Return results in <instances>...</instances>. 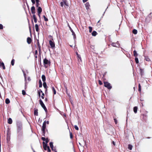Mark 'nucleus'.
Returning <instances> with one entry per match:
<instances>
[{"label": "nucleus", "mask_w": 152, "mask_h": 152, "mask_svg": "<svg viewBox=\"0 0 152 152\" xmlns=\"http://www.w3.org/2000/svg\"><path fill=\"white\" fill-rule=\"evenodd\" d=\"M17 132L19 134L18 135V138H21L23 136V132H20L22 129V125L21 123L17 122Z\"/></svg>", "instance_id": "f257e3e1"}, {"label": "nucleus", "mask_w": 152, "mask_h": 152, "mask_svg": "<svg viewBox=\"0 0 152 152\" xmlns=\"http://www.w3.org/2000/svg\"><path fill=\"white\" fill-rule=\"evenodd\" d=\"M46 128V121H45L43 124V125L42 127V132L43 135L45 136V130Z\"/></svg>", "instance_id": "f03ea898"}, {"label": "nucleus", "mask_w": 152, "mask_h": 152, "mask_svg": "<svg viewBox=\"0 0 152 152\" xmlns=\"http://www.w3.org/2000/svg\"><path fill=\"white\" fill-rule=\"evenodd\" d=\"M104 86L107 88L108 89H110L112 88V86H111L110 83L108 82L104 81Z\"/></svg>", "instance_id": "7ed1b4c3"}, {"label": "nucleus", "mask_w": 152, "mask_h": 152, "mask_svg": "<svg viewBox=\"0 0 152 152\" xmlns=\"http://www.w3.org/2000/svg\"><path fill=\"white\" fill-rule=\"evenodd\" d=\"M43 63L45 67V68H47L48 66L46 65H49L50 66V62L46 58H45L43 60Z\"/></svg>", "instance_id": "20e7f679"}, {"label": "nucleus", "mask_w": 152, "mask_h": 152, "mask_svg": "<svg viewBox=\"0 0 152 152\" xmlns=\"http://www.w3.org/2000/svg\"><path fill=\"white\" fill-rule=\"evenodd\" d=\"M39 103L42 106V107L43 108L44 110H45L46 113L48 112V110L44 104L43 103L42 100L40 99L39 100Z\"/></svg>", "instance_id": "39448f33"}, {"label": "nucleus", "mask_w": 152, "mask_h": 152, "mask_svg": "<svg viewBox=\"0 0 152 152\" xmlns=\"http://www.w3.org/2000/svg\"><path fill=\"white\" fill-rule=\"evenodd\" d=\"M49 43L51 48H55V44L53 41V39H52V40H49Z\"/></svg>", "instance_id": "423d86ee"}, {"label": "nucleus", "mask_w": 152, "mask_h": 152, "mask_svg": "<svg viewBox=\"0 0 152 152\" xmlns=\"http://www.w3.org/2000/svg\"><path fill=\"white\" fill-rule=\"evenodd\" d=\"M111 45L113 47H118L120 46V44L118 41L116 42H113Z\"/></svg>", "instance_id": "0eeeda50"}, {"label": "nucleus", "mask_w": 152, "mask_h": 152, "mask_svg": "<svg viewBox=\"0 0 152 152\" xmlns=\"http://www.w3.org/2000/svg\"><path fill=\"white\" fill-rule=\"evenodd\" d=\"M141 117L143 121H146L147 119V115L146 114H142L141 115Z\"/></svg>", "instance_id": "6e6552de"}, {"label": "nucleus", "mask_w": 152, "mask_h": 152, "mask_svg": "<svg viewBox=\"0 0 152 152\" xmlns=\"http://www.w3.org/2000/svg\"><path fill=\"white\" fill-rule=\"evenodd\" d=\"M31 11L32 14L33 15L35 13V9L34 6H32L31 8Z\"/></svg>", "instance_id": "1a4fd4ad"}, {"label": "nucleus", "mask_w": 152, "mask_h": 152, "mask_svg": "<svg viewBox=\"0 0 152 152\" xmlns=\"http://www.w3.org/2000/svg\"><path fill=\"white\" fill-rule=\"evenodd\" d=\"M0 67H2L3 69H5V67L3 62L0 61Z\"/></svg>", "instance_id": "9d476101"}, {"label": "nucleus", "mask_w": 152, "mask_h": 152, "mask_svg": "<svg viewBox=\"0 0 152 152\" xmlns=\"http://www.w3.org/2000/svg\"><path fill=\"white\" fill-rule=\"evenodd\" d=\"M42 140L43 141H45L46 143L47 144V143L49 141V139L48 138H46V139L44 137H42Z\"/></svg>", "instance_id": "9b49d317"}, {"label": "nucleus", "mask_w": 152, "mask_h": 152, "mask_svg": "<svg viewBox=\"0 0 152 152\" xmlns=\"http://www.w3.org/2000/svg\"><path fill=\"white\" fill-rule=\"evenodd\" d=\"M43 145L44 149L45 150H47V148H48V146L47 145V144H45L44 142H43Z\"/></svg>", "instance_id": "f8f14e48"}, {"label": "nucleus", "mask_w": 152, "mask_h": 152, "mask_svg": "<svg viewBox=\"0 0 152 152\" xmlns=\"http://www.w3.org/2000/svg\"><path fill=\"white\" fill-rule=\"evenodd\" d=\"M140 73L142 77L144 75V71L143 69L141 68L140 69Z\"/></svg>", "instance_id": "ddd939ff"}, {"label": "nucleus", "mask_w": 152, "mask_h": 152, "mask_svg": "<svg viewBox=\"0 0 152 152\" xmlns=\"http://www.w3.org/2000/svg\"><path fill=\"white\" fill-rule=\"evenodd\" d=\"M32 40L31 38L29 37H27V42L28 44H31L32 42Z\"/></svg>", "instance_id": "4468645a"}, {"label": "nucleus", "mask_w": 152, "mask_h": 152, "mask_svg": "<svg viewBox=\"0 0 152 152\" xmlns=\"http://www.w3.org/2000/svg\"><path fill=\"white\" fill-rule=\"evenodd\" d=\"M85 6L86 8V9L87 10H88L89 8V7L90 6V4L88 2H87L85 4Z\"/></svg>", "instance_id": "2eb2a0df"}, {"label": "nucleus", "mask_w": 152, "mask_h": 152, "mask_svg": "<svg viewBox=\"0 0 152 152\" xmlns=\"http://www.w3.org/2000/svg\"><path fill=\"white\" fill-rule=\"evenodd\" d=\"M53 142H50L49 143L50 146L52 151L54 150L53 145Z\"/></svg>", "instance_id": "dca6fc26"}, {"label": "nucleus", "mask_w": 152, "mask_h": 152, "mask_svg": "<svg viewBox=\"0 0 152 152\" xmlns=\"http://www.w3.org/2000/svg\"><path fill=\"white\" fill-rule=\"evenodd\" d=\"M138 107L137 106H135L133 108V111L135 113H137Z\"/></svg>", "instance_id": "f3484780"}, {"label": "nucleus", "mask_w": 152, "mask_h": 152, "mask_svg": "<svg viewBox=\"0 0 152 152\" xmlns=\"http://www.w3.org/2000/svg\"><path fill=\"white\" fill-rule=\"evenodd\" d=\"M38 7V8L37 9L38 13H41L42 12V9L40 7Z\"/></svg>", "instance_id": "a211bd4d"}, {"label": "nucleus", "mask_w": 152, "mask_h": 152, "mask_svg": "<svg viewBox=\"0 0 152 152\" xmlns=\"http://www.w3.org/2000/svg\"><path fill=\"white\" fill-rule=\"evenodd\" d=\"M33 18L34 19V22L36 23L37 21V19L35 14L33 15Z\"/></svg>", "instance_id": "6ab92c4d"}, {"label": "nucleus", "mask_w": 152, "mask_h": 152, "mask_svg": "<svg viewBox=\"0 0 152 152\" xmlns=\"http://www.w3.org/2000/svg\"><path fill=\"white\" fill-rule=\"evenodd\" d=\"M8 123L9 124H11L12 122V119L11 118H9L7 121Z\"/></svg>", "instance_id": "aec40b11"}, {"label": "nucleus", "mask_w": 152, "mask_h": 152, "mask_svg": "<svg viewBox=\"0 0 152 152\" xmlns=\"http://www.w3.org/2000/svg\"><path fill=\"white\" fill-rule=\"evenodd\" d=\"M42 78L43 82H45L46 77L44 75H42Z\"/></svg>", "instance_id": "412c9836"}, {"label": "nucleus", "mask_w": 152, "mask_h": 152, "mask_svg": "<svg viewBox=\"0 0 152 152\" xmlns=\"http://www.w3.org/2000/svg\"><path fill=\"white\" fill-rule=\"evenodd\" d=\"M34 115H38V109H36L34 110Z\"/></svg>", "instance_id": "4be33fe9"}, {"label": "nucleus", "mask_w": 152, "mask_h": 152, "mask_svg": "<svg viewBox=\"0 0 152 152\" xmlns=\"http://www.w3.org/2000/svg\"><path fill=\"white\" fill-rule=\"evenodd\" d=\"M35 26L36 31L37 32H38L39 31V26H38V25L37 24H36L35 25Z\"/></svg>", "instance_id": "5701e85b"}, {"label": "nucleus", "mask_w": 152, "mask_h": 152, "mask_svg": "<svg viewBox=\"0 0 152 152\" xmlns=\"http://www.w3.org/2000/svg\"><path fill=\"white\" fill-rule=\"evenodd\" d=\"M133 56L135 57H137L138 56V54L137 53L136 50H134L133 52Z\"/></svg>", "instance_id": "b1692460"}, {"label": "nucleus", "mask_w": 152, "mask_h": 152, "mask_svg": "<svg viewBox=\"0 0 152 152\" xmlns=\"http://www.w3.org/2000/svg\"><path fill=\"white\" fill-rule=\"evenodd\" d=\"M92 35L93 36H95L97 34V32L95 31H94L92 33Z\"/></svg>", "instance_id": "393cba45"}, {"label": "nucleus", "mask_w": 152, "mask_h": 152, "mask_svg": "<svg viewBox=\"0 0 152 152\" xmlns=\"http://www.w3.org/2000/svg\"><path fill=\"white\" fill-rule=\"evenodd\" d=\"M76 55L78 58V60H79V59H80L81 61H82L81 57L80 56V55L78 54L77 53H76Z\"/></svg>", "instance_id": "a878e982"}, {"label": "nucleus", "mask_w": 152, "mask_h": 152, "mask_svg": "<svg viewBox=\"0 0 152 152\" xmlns=\"http://www.w3.org/2000/svg\"><path fill=\"white\" fill-rule=\"evenodd\" d=\"M10 101L8 98H7L5 100V103L6 104H9L10 103Z\"/></svg>", "instance_id": "bb28decb"}, {"label": "nucleus", "mask_w": 152, "mask_h": 152, "mask_svg": "<svg viewBox=\"0 0 152 152\" xmlns=\"http://www.w3.org/2000/svg\"><path fill=\"white\" fill-rule=\"evenodd\" d=\"M39 88H41L42 86V83L40 80H39Z\"/></svg>", "instance_id": "cd10ccee"}, {"label": "nucleus", "mask_w": 152, "mask_h": 152, "mask_svg": "<svg viewBox=\"0 0 152 152\" xmlns=\"http://www.w3.org/2000/svg\"><path fill=\"white\" fill-rule=\"evenodd\" d=\"M37 45L38 48H41V47L40 44L39 40H37Z\"/></svg>", "instance_id": "c85d7f7f"}, {"label": "nucleus", "mask_w": 152, "mask_h": 152, "mask_svg": "<svg viewBox=\"0 0 152 152\" xmlns=\"http://www.w3.org/2000/svg\"><path fill=\"white\" fill-rule=\"evenodd\" d=\"M132 33L134 34H136L137 33V30L135 29H134L132 31Z\"/></svg>", "instance_id": "c756f323"}, {"label": "nucleus", "mask_w": 152, "mask_h": 152, "mask_svg": "<svg viewBox=\"0 0 152 152\" xmlns=\"http://www.w3.org/2000/svg\"><path fill=\"white\" fill-rule=\"evenodd\" d=\"M52 91H53V92L54 94H56V90L53 87H52Z\"/></svg>", "instance_id": "7c9ffc66"}, {"label": "nucleus", "mask_w": 152, "mask_h": 152, "mask_svg": "<svg viewBox=\"0 0 152 152\" xmlns=\"http://www.w3.org/2000/svg\"><path fill=\"white\" fill-rule=\"evenodd\" d=\"M145 57L146 61H150V59L148 56H145Z\"/></svg>", "instance_id": "2f4dec72"}, {"label": "nucleus", "mask_w": 152, "mask_h": 152, "mask_svg": "<svg viewBox=\"0 0 152 152\" xmlns=\"http://www.w3.org/2000/svg\"><path fill=\"white\" fill-rule=\"evenodd\" d=\"M43 86L44 87L45 89H46V88H47V84H46V83L45 82H43Z\"/></svg>", "instance_id": "473e14b6"}, {"label": "nucleus", "mask_w": 152, "mask_h": 152, "mask_svg": "<svg viewBox=\"0 0 152 152\" xmlns=\"http://www.w3.org/2000/svg\"><path fill=\"white\" fill-rule=\"evenodd\" d=\"M132 148V145L129 144L128 145V148L130 150H131Z\"/></svg>", "instance_id": "72a5a7b5"}, {"label": "nucleus", "mask_w": 152, "mask_h": 152, "mask_svg": "<svg viewBox=\"0 0 152 152\" xmlns=\"http://www.w3.org/2000/svg\"><path fill=\"white\" fill-rule=\"evenodd\" d=\"M15 60L14 59H12L11 61V64L12 65L14 66V64Z\"/></svg>", "instance_id": "f704fd0d"}, {"label": "nucleus", "mask_w": 152, "mask_h": 152, "mask_svg": "<svg viewBox=\"0 0 152 152\" xmlns=\"http://www.w3.org/2000/svg\"><path fill=\"white\" fill-rule=\"evenodd\" d=\"M70 30H71V31L72 32V35H73L74 37H75V32H74L73 30L71 28H70Z\"/></svg>", "instance_id": "c9c22d12"}, {"label": "nucleus", "mask_w": 152, "mask_h": 152, "mask_svg": "<svg viewBox=\"0 0 152 152\" xmlns=\"http://www.w3.org/2000/svg\"><path fill=\"white\" fill-rule=\"evenodd\" d=\"M138 87H139L138 91L140 92L141 91V86L140 84V83L139 84V85H138Z\"/></svg>", "instance_id": "e433bc0d"}, {"label": "nucleus", "mask_w": 152, "mask_h": 152, "mask_svg": "<svg viewBox=\"0 0 152 152\" xmlns=\"http://www.w3.org/2000/svg\"><path fill=\"white\" fill-rule=\"evenodd\" d=\"M135 61L136 64H138L139 63L138 59L137 57H135Z\"/></svg>", "instance_id": "4c0bfd02"}, {"label": "nucleus", "mask_w": 152, "mask_h": 152, "mask_svg": "<svg viewBox=\"0 0 152 152\" xmlns=\"http://www.w3.org/2000/svg\"><path fill=\"white\" fill-rule=\"evenodd\" d=\"M43 17L44 18V20L45 21H47L48 20V18H47L45 16V15H44L43 16Z\"/></svg>", "instance_id": "58836bf2"}, {"label": "nucleus", "mask_w": 152, "mask_h": 152, "mask_svg": "<svg viewBox=\"0 0 152 152\" xmlns=\"http://www.w3.org/2000/svg\"><path fill=\"white\" fill-rule=\"evenodd\" d=\"M88 28H89V32L90 33H91L92 31V28L91 26H89L88 27Z\"/></svg>", "instance_id": "ea45409f"}, {"label": "nucleus", "mask_w": 152, "mask_h": 152, "mask_svg": "<svg viewBox=\"0 0 152 152\" xmlns=\"http://www.w3.org/2000/svg\"><path fill=\"white\" fill-rule=\"evenodd\" d=\"M22 94L23 95H26V92L24 90L22 91Z\"/></svg>", "instance_id": "a19ab883"}, {"label": "nucleus", "mask_w": 152, "mask_h": 152, "mask_svg": "<svg viewBox=\"0 0 152 152\" xmlns=\"http://www.w3.org/2000/svg\"><path fill=\"white\" fill-rule=\"evenodd\" d=\"M74 128L75 129L77 130H79V128L77 125H75L74 126Z\"/></svg>", "instance_id": "79ce46f5"}, {"label": "nucleus", "mask_w": 152, "mask_h": 152, "mask_svg": "<svg viewBox=\"0 0 152 152\" xmlns=\"http://www.w3.org/2000/svg\"><path fill=\"white\" fill-rule=\"evenodd\" d=\"M70 137L71 139H72L73 137V136L72 135V132H70Z\"/></svg>", "instance_id": "37998d69"}, {"label": "nucleus", "mask_w": 152, "mask_h": 152, "mask_svg": "<svg viewBox=\"0 0 152 152\" xmlns=\"http://www.w3.org/2000/svg\"><path fill=\"white\" fill-rule=\"evenodd\" d=\"M98 82H99V84L100 85H101L102 84V82L100 80H99Z\"/></svg>", "instance_id": "c03bdc74"}, {"label": "nucleus", "mask_w": 152, "mask_h": 152, "mask_svg": "<svg viewBox=\"0 0 152 152\" xmlns=\"http://www.w3.org/2000/svg\"><path fill=\"white\" fill-rule=\"evenodd\" d=\"M3 28V26L1 24H0V29H2Z\"/></svg>", "instance_id": "a18cd8bd"}, {"label": "nucleus", "mask_w": 152, "mask_h": 152, "mask_svg": "<svg viewBox=\"0 0 152 152\" xmlns=\"http://www.w3.org/2000/svg\"><path fill=\"white\" fill-rule=\"evenodd\" d=\"M45 96V94L44 93H42V96H41V97L42 98V99H44V96Z\"/></svg>", "instance_id": "49530a36"}, {"label": "nucleus", "mask_w": 152, "mask_h": 152, "mask_svg": "<svg viewBox=\"0 0 152 152\" xmlns=\"http://www.w3.org/2000/svg\"><path fill=\"white\" fill-rule=\"evenodd\" d=\"M38 49H39V55L40 56L41 55V48H38Z\"/></svg>", "instance_id": "de8ad7c7"}, {"label": "nucleus", "mask_w": 152, "mask_h": 152, "mask_svg": "<svg viewBox=\"0 0 152 152\" xmlns=\"http://www.w3.org/2000/svg\"><path fill=\"white\" fill-rule=\"evenodd\" d=\"M64 4L65 5H66L68 6V5L66 3V0H64Z\"/></svg>", "instance_id": "09e8293b"}, {"label": "nucleus", "mask_w": 152, "mask_h": 152, "mask_svg": "<svg viewBox=\"0 0 152 152\" xmlns=\"http://www.w3.org/2000/svg\"><path fill=\"white\" fill-rule=\"evenodd\" d=\"M60 4H61V7H63L64 6V2H61L60 3Z\"/></svg>", "instance_id": "8fccbe9b"}, {"label": "nucleus", "mask_w": 152, "mask_h": 152, "mask_svg": "<svg viewBox=\"0 0 152 152\" xmlns=\"http://www.w3.org/2000/svg\"><path fill=\"white\" fill-rule=\"evenodd\" d=\"M114 122H115V124H117V120H116V119L115 118H114Z\"/></svg>", "instance_id": "3c124183"}, {"label": "nucleus", "mask_w": 152, "mask_h": 152, "mask_svg": "<svg viewBox=\"0 0 152 152\" xmlns=\"http://www.w3.org/2000/svg\"><path fill=\"white\" fill-rule=\"evenodd\" d=\"M38 92H39L40 93H42H42H43L41 89H39V90H38Z\"/></svg>", "instance_id": "603ef678"}, {"label": "nucleus", "mask_w": 152, "mask_h": 152, "mask_svg": "<svg viewBox=\"0 0 152 152\" xmlns=\"http://www.w3.org/2000/svg\"><path fill=\"white\" fill-rule=\"evenodd\" d=\"M47 150L48 152H51V150H50L49 146H48V148H47Z\"/></svg>", "instance_id": "864d4df0"}, {"label": "nucleus", "mask_w": 152, "mask_h": 152, "mask_svg": "<svg viewBox=\"0 0 152 152\" xmlns=\"http://www.w3.org/2000/svg\"><path fill=\"white\" fill-rule=\"evenodd\" d=\"M38 54V51L37 50H35L34 55H37Z\"/></svg>", "instance_id": "5fc2aeb1"}, {"label": "nucleus", "mask_w": 152, "mask_h": 152, "mask_svg": "<svg viewBox=\"0 0 152 152\" xmlns=\"http://www.w3.org/2000/svg\"><path fill=\"white\" fill-rule=\"evenodd\" d=\"M39 2H37V3H36V7H39Z\"/></svg>", "instance_id": "6e6d98bb"}, {"label": "nucleus", "mask_w": 152, "mask_h": 152, "mask_svg": "<svg viewBox=\"0 0 152 152\" xmlns=\"http://www.w3.org/2000/svg\"><path fill=\"white\" fill-rule=\"evenodd\" d=\"M23 75L25 78V80L26 79V75L25 73H23Z\"/></svg>", "instance_id": "4d7b16f0"}, {"label": "nucleus", "mask_w": 152, "mask_h": 152, "mask_svg": "<svg viewBox=\"0 0 152 152\" xmlns=\"http://www.w3.org/2000/svg\"><path fill=\"white\" fill-rule=\"evenodd\" d=\"M31 1L33 4H34L35 3V1L34 0H31Z\"/></svg>", "instance_id": "13d9d810"}, {"label": "nucleus", "mask_w": 152, "mask_h": 152, "mask_svg": "<svg viewBox=\"0 0 152 152\" xmlns=\"http://www.w3.org/2000/svg\"><path fill=\"white\" fill-rule=\"evenodd\" d=\"M88 0H83V3H85V2H86Z\"/></svg>", "instance_id": "bf43d9fd"}, {"label": "nucleus", "mask_w": 152, "mask_h": 152, "mask_svg": "<svg viewBox=\"0 0 152 152\" xmlns=\"http://www.w3.org/2000/svg\"><path fill=\"white\" fill-rule=\"evenodd\" d=\"M38 96H39V97H40V93L39 92H38Z\"/></svg>", "instance_id": "052dcab7"}, {"label": "nucleus", "mask_w": 152, "mask_h": 152, "mask_svg": "<svg viewBox=\"0 0 152 152\" xmlns=\"http://www.w3.org/2000/svg\"><path fill=\"white\" fill-rule=\"evenodd\" d=\"M27 79H28V81H30L31 80V79H30V77H28L27 78Z\"/></svg>", "instance_id": "680f3d73"}, {"label": "nucleus", "mask_w": 152, "mask_h": 152, "mask_svg": "<svg viewBox=\"0 0 152 152\" xmlns=\"http://www.w3.org/2000/svg\"><path fill=\"white\" fill-rule=\"evenodd\" d=\"M112 143H113V144L114 145H115V142H114V141H113L112 142Z\"/></svg>", "instance_id": "e2e57ef3"}, {"label": "nucleus", "mask_w": 152, "mask_h": 152, "mask_svg": "<svg viewBox=\"0 0 152 152\" xmlns=\"http://www.w3.org/2000/svg\"><path fill=\"white\" fill-rule=\"evenodd\" d=\"M48 100V99H47V98H45V102H47Z\"/></svg>", "instance_id": "0e129e2a"}, {"label": "nucleus", "mask_w": 152, "mask_h": 152, "mask_svg": "<svg viewBox=\"0 0 152 152\" xmlns=\"http://www.w3.org/2000/svg\"><path fill=\"white\" fill-rule=\"evenodd\" d=\"M34 56L35 57V58L37 59V55H34Z\"/></svg>", "instance_id": "69168bd1"}, {"label": "nucleus", "mask_w": 152, "mask_h": 152, "mask_svg": "<svg viewBox=\"0 0 152 152\" xmlns=\"http://www.w3.org/2000/svg\"><path fill=\"white\" fill-rule=\"evenodd\" d=\"M36 3L37 2H39V0H35Z\"/></svg>", "instance_id": "338daca9"}, {"label": "nucleus", "mask_w": 152, "mask_h": 152, "mask_svg": "<svg viewBox=\"0 0 152 152\" xmlns=\"http://www.w3.org/2000/svg\"><path fill=\"white\" fill-rule=\"evenodd\" d=\"M38 13V16H39V18H40V14L41 13Z\"/></svg>", "instance_id": "774afa93"}]
</instances>
